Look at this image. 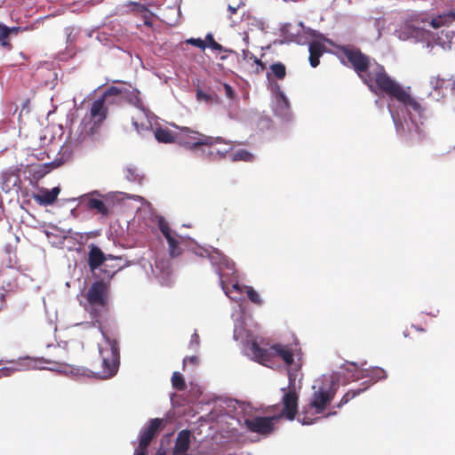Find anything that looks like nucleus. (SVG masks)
Returning a JSON list of instances; mask_svg holds the SVG:
<instances>
[{"mask_svg":"<svg viewBox=\"0 0 455 455\" xmlns=\"http://www.w3.org/2000/svg\"><path fill=\"white\" fill-rule=\"evenodd\" d=\"M338 50L371 92L387 96L390 100L401 103L407 110L412 109L418 114L424 111L421 104L411 95V87L404 89L387 74L384 66L363 53L359 48L353 45H340Z\"/></svg>","mask_w":455,"mask_h":455,"instance_id":"1","label":"nucleus"},{"mask_svg":"<svg viewBox=\"0 0 455 455\" xmlns=\"http://www.w3.org/2000/svg\"><path fill=\"white\" fill-rule=\"evenodd\" d=\"M126 92L116 86L108 88L103 95L95 100L89 109V112L84 116L82 120V131L87 135L96 133L107 118L108 109L106 107V101L111 96L124 98Z\"/></svg>","mask_w":455,"mask_h":455,"instance_id":"2","label":"nucleus"},{"mask_svg":"<svg viewBox=\"0 0 455 455\" xmlns=\"http://www.w3.org/2000/svg\"><path fill=\"white\" fill-rule=\"evenodd\" d=\"M299 344H281L272 345L268 349L260 347L256 340L251 341L250 351L255 361L262 364L270 363L274 357L281 358L286 365L290 366L294 362V357L299 356L300 348Z\"/></svg>","mask_w":455,"mask_h":455,"instance_id":"3","label":"nucleus"},{"mask_svg":"<svg viewBox=\"0 0 455 455\" xmlns=\"http://www.w3.org/2000/svg\"><path fill=\"white\" fill-rule=\"evenodd\" d=\"M193 138L194 140L188 141V143L194 146H202L200 148L201 156L209 162L224 159L232 148L230 144L221 137H196V135H193Z\"/></svg>","mask_w":455,"mask_h":455,"instance_id":"4","label":"nucleus"},{"mask_svg":"<svg viewBox=\"0 0 455 455\" xmlns=\"http://www.w3.org/2000/svg\"><path fill=\"white\" fill-rule=\"evenodd\" d=\"M87 304L84 308L95 318L100 317L102 313L108 310L109 306V285L102 280L96 281L84 294Z\"/></svg>","mask_w":455,"mask_h":455,"instance_id":"5","label":"nucleus"},{"mask_svg":"<svg viewBox=\"0 0 455 455\" xmlns=\"http://www.w3.org/2000/svg\"><path fill=\"white\" fill-rule=\"evenodd\" d=\"M108 347H100L102 369L97 372L100 379H108L116 375L120 363L119 347L116 339L106 338Z\"/></svg>","mask_w":455,"mask_h":455,"instance_id":"6","label":"nucleus"},{"mask_svg":"<svg viewBox=\"0 0 455 455\" xmlns=\"http://www.w3.org/2000/svg\"><path fill=\"white\" fill-rule=\"evenodd\" d=\"M282 418V415L271 417L254 416L244 419V426L250 432L261 435H269L275 430V422Z\"/></svg>","mask_w":455,"mask_h":455,"instance_id":"7","label":"nucleus"},{"mask_svg":"<svg viewBox=\"0 0 455 455\" xmlns=\"http://www.w3.org/2000/svg\"><path fill=\"white\" fill-rule=\"evenodd\" d=\"M210 259L212 264L217 265V273L220 276V283L222 287V290L224 291L226 295H228L229 298H231L230 291L225 285L224 276L226 274L224 273V271L227 269V270L230 271L231 273H233L235 270L234 262L231 261L227 256L222 255L219 252H215V253L210 255Z\"/></svg>","mask_w":455,"mask_h":455,"instance_id":"8","label":"nucleus"},{"mask_svg":"<svg viewBox=\"0 0 455 455\" xmlns=\"http://www.w3.org/2000/svg\"><path fill=\"white\" fill-rule=\"evenodd\" d=\"M282 390L285 393L282 399L283 409L279 415H282V417H285L290 420H293L298 412L299 395L294 388L289 389L288 391H286L285 388H283Z\"/></svg>","mask_w":455,"mask_h":455,"instance_id":"9","label":"nucleus"},{"mask_svg":"<svg viewBox=\"0 0 455 455\" xmlns=\"http://www.w3.org/2000/svg\"><path fill=\"white\" fill-rule=\"evenodd\" d=\"M108 259H121L119 257H113L112 255H105L104 252L96 245L91 244L88 253V266L92 271L103 266Z\"/></svg>","mask_w":455,"mask_h":455,"instance_id":"10","label":"nucleus"},{"mask_svg":"<svg viewBox=\"0 0 455 455\" xmlns=\"http://www.w3.org/2000/svg\"><path fill=\"white\" fill-rule=\"evenodd\" d=\"M162 422V419L158 418L153 419L149 421L148 427L141 432L139 443V450H147L154 436L160 429Z\"/></svg>","mask_w":455,"mask_h":455,"instance_id":"11","label":"nucleus"},{"mask_svg":"<svg viewBox=\"0 0 455 455\" xmlns=\"http://www.w3.org/2000/svg\"><path fill=\"white\" fill-rule=\"evenodd\" d=\"M334 394L324 389L314 393L310 406L315 410L317 414L323 412L326 406L333 399Z\"/></svg>","mask_w":455,"mask_h":455,"instance_id":"12","label":"nucleus"},{"mask_svg":"<svg viewBox=\"0 0 455 455\" xmlns=\"http://www.w3.org/2000/svg\"><path fill=\"white\" fill-rule=\"evenodd\" d=\"M60 192V189L58 187L51 190L41 188L39 194L33 195V199L40 205H52L57 200Z\"/></svg>","mask_w":455,"mask_h":455,"instance_id":"13","label":"nucleus"},{"mask_svg":"<svg viewBox=\"0 0 455 455\" xmlns=\"http://www.w3.org/2000/svg\"><path fill=\"white\" fill-rule=\"evenodd\" d=\"M20 181L19 170H7L1 174V188L5 193L18 186Z\"/></svg>","mask_w":455,"mask_h":455,"instance_id":"14","label":"nucleus"},{"mask_svg":"<svg viewBox=\"0 0 455 455\" xmlns=\"http://www.w3.org/2000/svg\"><path fill=\"white\" fill-rule=\"evenodd\" d=\"M309 63L312 68H316L320 63V57L325 52V45L319 41H312L309 44Z\"/></svg>","mask_w":455,"mask_h":455,"instance_id":"15","label":"nucleus"},{"mask_svg":"<svg viewBox=\"0 0 455 455\" xmlns=\"http://www.w3.org/2000/svg\"><path fill=\"white\" fill-rule=\"evenodd\" d=\"M193 135H196V137L205 136L204 134H202L198 132H195L190 130L189 128L185 127L181 129L180 134L177 136V140H179L180 144H182L190 149H200L202 146H194L190 143H188V141H192L194 140Z\"/></svg>","mask_w":455,"mask_h":455,"instance_id":"16","label":"nucleus"},{"mask_svg":"<svg viewBox=\"0 0 455 455\" xmlns=\"http://www.w3.org/2000/svg\"><path fill=\"white\" fill-rule=\"evenodd\" d=\"M190 431L181 430L177 436L174 447V454L184 453L189 449L190 445Z\"/></svg>","mask_w":455,"mask_h":455,"instance_id":"17","label":"nucleus"},{"mask_svg":"<svg viewBox=\"0 0 455 455\" xmlns=\"http://www.w3.org/2000/svg\"><path fill=\"white\" fill-rule=\"evenodd\" d=\"M86 206L88 209L94 210L97 213L102 216H108L110 213V211L104 201L92 196L87 198Z\"/></svg>","mask_w":455,"mask_h":455,"instance_id":"18","label":"nucleus"},{"mask_svg":"<svg viewBox=\"0 0 455 455\" xmlns=\"http://www.w3.org/2000/svg\"><path fill=\"white\" fill-rule=\"evenodd\" d=\"M155 137L156 140L161 143H172L177 140V136L166 128H156Z\"/></svg>","mask_w":455,"mask_h":455,"instance_id":"19","label":"nucleus"},{"mask_svg":"<svg viewBox=\"0 0 455 455\" xmlns=\"http://www.w3.org/2000/svg\"><path fill=\"white\" fill-rule=\"evenodd\" d=\"M196 100L198 101H204L207 104H220V98L218 96V94L214 92H204L202 89L196 90Z\"/></svg>","mask_w":455,"mask_h":455,"instance_id":"20","label":"nucleus"},{"mask_svg":"<svg viewBox=\"0 0 455 455\" xmlns=\"http://www.w3.org/2000/svg\"><path fill=\"white\" fill-rule=\"evenodd\" d=\"M168 243V251L171 257L175 258L182 254V248L177 239V234L166 238Z\"/></svg>","mask_w":455,"mask_h":455,"instance_id":"21","label":"nucleus"},{"mask_svg":"<svg viewBox=\"0 0 455 455\" xmlns=\"http://www.w3.org/2000/svg\"><path fill=\"white\" fill-rule=\"evenodd\" d=\"M269 68L272 75L278 80H283L286 76V68L281 62L273 63Z\"/></svg>","mask_w":455,"mask_h":455,"instance_id":"22","label":"nucleus"},{"mask_svg":"<svg viewBox=\"0 0 455 455\" xmlns=\"http://www.w3.org/2000/svg\"><path fill=\"white\" fill-rule=\"evenodd\" d=\"M147 119L148 118L145 110L143 108H140L137 116H133L132 118V122L136 130L140 132V129L142 130L146 126L144 121Z\"/></svg>","mask_w":455,"mask_h":455,"instance_id":"23","label":"nucleus"},{"mask_svg":"<svg viewBox=\"0 0 455 455\" xmlns=\"http://www.w3.org/2000/svg\"><path fill=\"white\" fill-rule=\"evenodd\" d=\"M455 17V13L451 15H439L432 19L430 24L434 28H439L448 24L451 18Z\"/></svg>","mask_w":455,"mask_h":455,"instance_id":"24","label":"nucleus"},{"mask_svg":"<svg viewBox=\"0 0 455 455\" xmlns=\"http://www.w3.org/2000/svg\"><path fill=\"white\" fill-rule=\"evenodd\" d=\"M158 228L165 239L176 235V233L172 230L168 221L163 217L158 220Z\"/></svg>","mask_w":455,"mask_h":455,"instance_id":"25","label":"nucleus"},{"mask_svg":"<svg viewBox=\"0 0 455 455\" xmlns=\"http://www.w3.org/2000/svg\"><path fill=\"white\" fill-rule=\"evenodd\" d=\"M172 387L179 391H183L186 388L185 379L182 377V375L178 371H174L172 373Z\"/></svg>","mask_w":455,"mask_h":455,"instance_id":"26","label":"nucleus"},{"mask_svg":"<svg viewBox=\"0 0 455 455\" xmlns=\"http://www.w3.org/2000/svg\"><path fill=\"white\" fill-rule=\"evenodd\" d=\"M253 159L254 156L246 149H240L233 156L234 161L251 162Z\"/></svg>","mask_w":455,"mask_h":455,"instance_id":"27","label":"nucleus"},{"mask_svg":"<svg viewBox=\"0 0 455 455\" xmlns=\"http://www.w3.org/2000/svg\"><path fill=\"white\" fill-rule=\"evenodd\" d=\"M11 33L12 29H10V28L4 25H0V42L4 47H12L11 44L7 40Z\"/></svg>","mask_w":455,"mask_h":455,"instance_id":"28","label":"nucleus"},{"mask_svg":"<svg viewBox=\"0 0 455 455\" xmlns=\"http://www.w3.org/2000/svg\"><path fill=\"white\" fill-rule=\"evenodd\" d=\"M102 271L106 274L108 278H112L118 271L124 268V266H114L104 263Z\"/></svg>","mask_w":455,"mask_h":455,"instance_id":"29","label":"nucleus"},{"mask_svg":"<svg viewBox=\"0 0 455 455\" xmlns=\"http://www.w3.org/2000/svg\"><path fill=\"white\" fill-rule=\"evenodd\" d=\"M245 289L249 299L254 304L261 305L262 300L259 294L251 286H246Z\"/></svg>","mask_w":455,"mask_h":455,"instance_id":"30","label":"nucleus"},{"mask_svg":"<svg viewBox=\"0 0 455 455\" xmlns=\"http://www.w3.org/2000/svg\"><path fill=\"white\" fill-rule=\"evenodd\" d=\"M361 393V390H349L347 391L343 397L341 398L338 407H340L346 403H347L350 400L354 399L357 395Z\"/></svg>","mask_w":455,"mask_h":455,"instance_id":"31","label":"nucleus"},{"mask_svg":"<svg viewBox=\"0 0 455 455\" xmlns=\"http://www.w3.org/2000/svg\"><path fill=\"white\" fill-rule=\"evenodd\" d=\"M125 178L129 181H139L140 182L142 177L138 173L136 169L127 168L125 170Z\"/></svg>","mask_w":455,"mask_h":455,"instance_id":"32","label":"nucleus"},{"mask_svg":"<svg viewBox=\"0 0 455 455\" xmlns=\"http://www.w3.org/2000/svg\"><path fill=\"white\" fill-rule=\"evenodd\" d=\"M186 44L198 47L201 50H204L207 47L205 41L201 38H189L186 40Z\"/></svg>","mask_w":455,"mask_h":455,"instance_id":"33","label":"nucleus"},{"mask_svg":"<svg viewBox=\"0 0 455 455\" xmlns=\"http://www.w3.org/2000/svg\"><path fill=\"white\" fill-rule=\"evenodd\" d=\"M208 47H210L212 50L219 51V52H229V53L234 52V51H232V50L224 48L221 44H220L216 41H212V44H210Z\"/></svg>","mask_w":455,"mask_h":455,"instance_id":"34","label":"nucleus"},{"mask_svg":"<svg viewBox=\"0 0 455 455\" xmlns=\"http://www.w3.org/2000/svg\"><path fill=\"white\" fill-rule=\"evenodd\" d=\"M154 16L153 12H146L145 14L142 15V18H143V23L145 26L148 27V28H152L153 27V23H152V17Z\"/></svg>","mask_w":455,"mask_h":455,"instance_id":"35","label":"nucleus"},{"mask_svg":"<svg viewBox=\"0 0 455 455\" xmlns=\"http://www.w3.org/2000/svg\"><path fill=\"white\" fill-rule=\"evenodd\" d=\"M223 88H224L226 96L230 100L234 99L235 93V91L232 88V86L229 85L228 84L225 83V84H223Z\"/></svg>","mask_w":455,"mask_h":455,"instance_id":"36","label":"nucleus"},{"mask_svg":"<svg viewBox=\"0 0 455 455\" xmlns=\"http://www.w3.org/2000/svg\"><path fill=\"white\" fill-rule=\"evenodd\" d=\"M373 377L377 378L378 379H382L387 378L386 371L381 368H375L372 371Z\"/></svg>","mask_w":455,"mask_h":455,"instance_id":"37","label":"nucleus"},{"mask_svg":"<svg viewBox=\"0 0 455 455\" xmlns=\"http://www.w3.org/2000/svg\"><path fill=\"white\" fill-rule=\"evenodd\" d=\"M394 122H395V129H396L397 133L400 136H403L404 129H403V123L401 122V120L400 119H395L394 117Z\"/></svg>","mask_w":455,"mask_h":455,"instance_id":"38","label":"nucleus"},{"mask_svg":"<svg viewBox=\"0 0 455 455\" xmlns=\"http://www.w3.org/2000/svg\"><path fill=\"white\" fill-rule=\"evenodd\" d=\"M198 362H199V359L196 355H191V356L186 357L183 360V368H185V366L188 363L196 365L198 363Z\"/></svg>","mask_w":455,"mask_h":455,"instance_id":"39","label":"nucleus"},{"mask_svg":"<svg viewBox=\"0 0 455 455\" xmlns=\"http://www.w3.org/2000/svg\"><path fill=\"white\" fill-rule=\"evenodd\" d=\"M253 58H254V62L258 66L256 72L260 73V72L264 71L266 69V65L260 60H259L257 57L254 56Z\"/></svg>","mask_w":455,"mask_h":455,"instance_id":"40","label":"nucleus"},{"mask_svg":"<svg viewBox=\"0 0 455 455\" xmlns=\"http://www.w3.org/2000/svg\"><path fill=\"white\" fill-rule=\"evenodd\" d=\"M134 4V9L139 12H141L142 15L146 13V12H150L145 5L141 4H139V3H133Z\"/></svg>","mask_w":455,"mask_h":455,"instance_id":"41","label":"nucleus"},{"mask_svg":"<svg viewBox=\"0 0 455 455\" xmlns=\"http://www.w3.org/2000/svg\"><path fill=\"white\" fill-rule=\"evenodd\" d=\"M12 372V370L11 368H7V367L0 368V379L2 377L10 376Z\"/></svg>","mask_w":455,"mask_h":455,"instance_id":"42","label":"nucleus"},{"mask_svg":"<svg viewBox=\"0 0 455 455\" xmlns=\"http://www.w3.org/2000/svg\"><path fill=\"white\" fill-rule=\"evenodd\" d=\"M431 84H433L434 89L436 90L443 86V81L439 78H433Z\"/></svg>","mask_w":455,"mask_h":455,"instance_id":"43","label":"nucleus"},{"mask_svg":"<svg viewBox=\"0 0 455 455\" xmlns=\"http://www.w3.org/2000/svg\"><path fill=\"white\" fill-rule=\"evenodd\" d=\"M204 41H205V43L207 44V47H208L210 44H212V42L215 41V40H214V37H213L212 34L208 33L206 35V36H205V40Z\"/></svg>","mask_w":455,"mask_h":455,"instance_id":"44","label":"nucleus"},{"mask_svg":"<svg viewBox=\"0 0 455 455\" xmlns=\"http://www.w3.org/2000/svg\"><path fill=\"white\" fill-rule=\"evenodd\" d=\"M138 92H137V91H132V94H133V96H132V98L130 100V101H131L132 103H133V104H139V103H140V100H139V99H138V97H137V93H138Z\"/></svg>","mask_w":455,"mask_h":455,"instance_id":"45","label":"nucleus"},{"mask_svg":"<svg viewBox=\"0 0 455 455\" xmlns=\"http://www.w3.org/2000/svg\"><path fill=\"white\" fill-rule=\"evenodd\" d=\"M300 421L303 425H309L313 423V420L309 419L307 416H303V418L300 419Z\"/></svg>","mask_w":455,"mask_h":455,"instance_id":"46","label":"nucleus"},{"mask_svg":"<svg viewBox=\"0 0 455 455\" xmlns=\"http://www.w3.org/2000/svg\"><path fill=\"white\" fill-rule=\"evenodd\" d=\"M196 343V345L199 344V335L197 333H194L191 337V343Z\"/></svg>","mask_w":455,"mask_h":455,"instance_id":"47","label":"nucleus"},{"mask_svg":"<svg viewBox=\"0 0 455 455\" xmlns=\"http://www.w3.org/2000/svg\"><path fill=\"white\" fill-rule=\"evenodd\" d=\"M228 11L230 12V14L233 15L235 13H236V11H237V8L236 7H234V6H231V5H228Z\"/></svg>","mask_w":455,"mask_h":455,"instance_id":"48","label":"nucleus"},{"mask_svg":"<svg viewBox=\"0 0 455 455\" xmlns=\"http://www.w3.org/2000/svg\"><path fill=\"white\" fill-rule=\"evenodd\" d=\"M232 290L233 291H240V287H239V284L236 283H234L232 285Z\"/></svg>","mask_w":455,"mask_h":455,"instance_id":"49","label":"nucleus"},{"mask_svg":"<svg viewBox=\"0 0 455 455\" xmlns=\"http://www.w3.org/2000/svg\"><path fill=\"white\" fill-rule=\"evenodd\" d=\"M135 455H147L146 450L136 451Z\"/></svg>","mask_w":455,"mask_h":455,"instance_id":"50","label":"nucleus"},{"mask_svg":"<svg viewBox=\"0 0 455 455\" xmlns=\"http://www.w3.org/2000/svg\"><path fill=\"white\" fill-rule=\"evenodd\" d=\"M405 137V140L406 142L408 143H412V138L411 136H407L406 134L404 135Z\"/></svg>","mask_w":455,"mask_h":455,"instance_id":"51","label":"nucleus"},{"mask_svg":"<svg viewBox=\"0 0 455 455\" xmlns=\"http://www.w3.org/2000/svg\"><path fill=\"white\" fill-rule=\"evenodd\" d=\"M413 327H414L417 331H425V330H424L423 328H421V327H417V326H414V325H413Z\"/></svg>","mask_w":455,"mask_h":455,"instance_id":"52","label":"nucleus"},{"mask_svg":"<svg viewBox=\"0 0 455 455\" xmlns=\"http://www.w3.org/2000/svg\"><path fill=\"white\" fill-rule=\"evenodd\" d=\"M10 29H12V32H18L19 28L13 27V28H10Z\"/></svg>","mask_w":455,"mask_h":455,"instance_id":"53","label":"nucleus"},{"mask_svg":"<svg viewBox=\"0 0 455 455\" xmlns=\"http://www.w3.org/2000/svg\"><path fill=\"white\" fill-rule=\"evenodd\" d=\"M226 59H227V56H226V55H225V56H221V57H220V60H226Z\"/></svg>","mask_w":455,"mask_h":455,"instance_id":"54","label":"nucleus"},{"mask_svg":"<svg viewBox=\"0 0 455 455\" xmlns=\"http://www.w3.org/2000/svg\"><path fill=\"white\" fill-rule=\"evenodd\" d=\"M95 194H97V191L92 192V193L91 194V196H92V197H93V196H94Z\"/></svg>","mask_w":455,"mask_h":455,"instance_id":"55","label":"nucleus"},{"mask_svg":"<svg viewBox=\"0 0 455 455\" xmlns=\"http://www.w3.org/2000/svg\"><path fill=\"white\" fill-rule=\"evenodd\" d=\"M95 194H97V191L92 192V193L91 194V196H92V197H93V196H94Z\"/></svg>","mask_w":455,"mask_h":455,"instance_id":"56","label":"nucleus"},{"mask_svg":"<svg viewBox=\"0 0 455 455\" xmlns=\"http://www.w3.org/2000/svg\"><path fill=\"white\" fill-rule=\"evenodd\" d=\"M95 194H97V191L92 192V193L91 194V196H92V197H93V196H94Z\"/></svg>","mask_w":455,"mask_h":455,"instance_id":"57","label":"nucleus"},{"mask_svg":"<svg viewBox=\"0 0 455 455\" xmlns=\"http://www.w3.org/2000/svg\"><path fill=\"white\" fill-rule=\"evenodd\" d=\"M95 194H97V191L92 192V193L91 194V196H92V197H93V196H94Z\"/></svg>","mask_w":455,"mask_h":455,"instance_id":"58","label":"nucleus"},{"mask_svg":"<svg viewBox=\"0 0 455 455\" xmlns=\"http://www.w3.org/2000/svg\"><path fill=\"white\" fill-rule=\"evenodd\" d=\"M417 132L420 135L419 127H417Z\"/></svg>","mask_w":455,"mask_h":455,"instance_id":"59","label":"nucleus"},{"mask_svg":"<svg viewBox=\"0 0 455 455\" xmlns=\"http://www.w3.org/2000/svg\"><path fill=\"white\" fill-rule=\"evenodd\" d=\"M267 78L269 79V78H270V74H269V73H267Z\"/></svg>","mask_w":455,"mask_h":455,"instance_id":"60","label":"nucleus"},{"mask_svg":"<svg viewBox=\"0 0 455 455\" xmlns=\"http://www.w3.org/2000/svg\"><path fill=\"white\" fill-rule=\"evenodd\" d=\"M2 364H3V360L0 359V365H2Z\"/></svg>","mask_w":455,"mask_h":455,"instance_id":"61","label":"nucleus"}]
</instances>
